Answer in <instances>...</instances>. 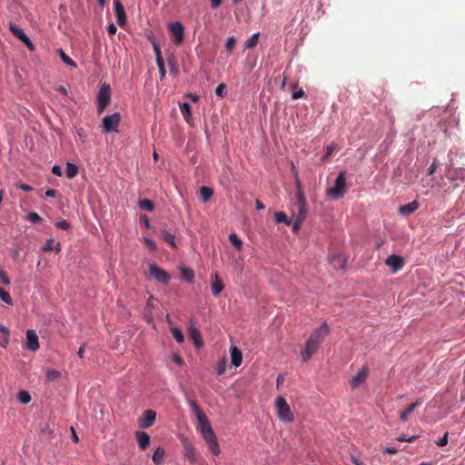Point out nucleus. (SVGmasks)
<instances>
[{
    "label": "nucleus",
    "mask_w": 465,
    "mask_h": 465,
    "mask_svg": "<svg viewBox=\"0 0 465 465\" xmlns=\"http://www.w3.org/2000/svg\"><path fill=\"white\" fill-rule=\"evenodd\" d=\"M329 333V327L326 322H323L318 329H316L306 341L305 348L302 351V361H307L318 351L320 344L322 342L323 338Z\"/></svg>",
    "instance_id": "f257e3e1"
},
{
    "label": "nucleus",
    "mask_w": 465,
    "mask_h": 465,
    "mask_svg": "<svg viewBox=\"0 0 465 465\" xmlns=\"http://www.w3.org/2000/svg\"><path fill=\"white\" fill-rule=\"evenodd\" d=\"M346 193L345 172H340L335 179L334 186L327 189V194L338 200L344 196Z\"/></svg>",
    "instance_id": "f03ea898"
},
{
    "label": "nucleus",
    "mask_w": 465,
    "mask_h": 465,
    "mask_svg": "<svg viewBox=\"0 0 465 465\" xmlns=\"http://www.w3.org/2000/svg\"><path fill=\"white\" fill-rule=\"evenodd\" d=\"M275 407L279 419L284 422H292L294 419L290 406L282 396H279L275 401Z\"/></svg>",
    "instance_id": "7ed1b4c3"
},
{
    "label": "nucleus",
    "mask_w": 465,
    "mask_h": 465,
    "mask_svg": "<svg viewBox=\"0 0 465 465\" xmlns=\"http://www.w3.org/2000/svg\"><path fill=\"white\" fill-rule=\"evenodd\" d=\"M121 115L119 113H114L111 115H107L103 119V132L113 133L118 131Z\"/></svg>",
    "instance_id": "20e7f679"
},
{
    "label": "nucleus",
    "mask_w": 465,
    "mask_h": 465,
    "mask_svg": "<svg viewBox=\"0 0 465 465\" xmlns=\"http://www.w3.org/2000/svg\"><path fill=\"white\" fill-rule=\"evenodd\" d=\"M148 269L150 277L153 278L156 282L163 284H167L169 282L171 279L169 273L161 267L153 263L149 265Z\"/></svg>",
    "instance_id": "39448f33"
},
{
    "label": "nucleus",
    "mask_w": 465,
    "mask_h": 465,
    "mask_svg": "<svg viewBox=\"0 0 465 465\" xmlns=\"http://www.w3.org/2000/svg\"><path fill=\"white\" fill-rule=\"evenodd\" d=\"M174 45H179L184 37V27L181 22H173L168 25Z\"/></svg>",
    "instance_id": "423d86ee"
},
{
    "label": "nucleus",
    "mask_w": 465,
    "mask_h": 465,
    "mask_svg": "<svg viewBox=\"0 0 465 465\" xmlns=\"http://www.w3.org/2000/svg\"><path fill=\"white\" fill-rule=\"evenodd\" d=\"M111 98V88L108 84H104L100 87L98 92L97 100H98V112L102 113L107 104L110 102Z\"/></svg>",
    "instance_id": "0eeeda50"
},
{
    "label": "nucleus",
    "mask_w": 465,
    "mask_h": 465,
    "mask_svg": "<svg viewBox=\"0 0 465 465\" xmlns=\"http://www.w3.org/2000/svg\"><path fill=\"white\" fill-rule=\"evenodd\" d=\"M296 198H297V211H298L296 218L301 219L302 221H304L306 214H307L306 199H305L304 193L301 189L300 185H298Z\"/></svg>",
    "instance_id": "6e6552de"
},
{
    "label": "nucleus",
    "mask_w": 465,
    "mask_h": 465,
    "mask_svg": "<svg viewBox=\"0 0 465 465\" xmlns=\"http://www.w3.org/2000/svg\"><path fill=\"white\" fill-rule=\"evenodd\" d=\"M156 419V412L152 410H146L138 420V424L142 429H149L153 425Z\"/></svg>",
    "instance_id": "1a4fd4ad"
},
{
    "label": "nucleus",
    "mask_w": 465,
    "mask_h": 465,
    "mask_svg": "<svg viewBox=\"0 0 465 465\" xmlns=\"http://www.w3.org/2000/svg\"><path fill=\"white\" fill-rule=\"evenodd\" d=\"M385 264L390 266L393 272H396L403 267L404 260L400 255L391 254L386 259Z\"/></svg>",
    "instance_id": "9d476101"
},
{
    "label": "nucleus",
    "mask_w": 465,
    "mask_h": 465,
    "mask_svg": "<svg viewBox=\"0 0 465 465\" xmlns=\"http://www.w3.org/2000/svg\"><path fill=\"white\" fill-rule=\"evenodd\" d=\"M26 347L32 351H35L39 348L38 336L34 330L26 331Z\"/></svg>",
    "instance_id": "9b49d317"
},
{
    "label": "nucleus",
    "mask_w": 465,
    "mask_h": 465,
    "mask_svg": "<svg viewBox=\"0 0 465 465\" xmlns=\"http://www.w3.org/2000/svg\"><path fill=\"white\" fill-rule=\"evenodd\" d=\"M368 375V368L362 367L358 373L351 380V386L353 389L358 388L366 379Z\"/></svg>",
    "instance_id": "f8f14e48"
},
{
    "label": "nucleus",
    "mask_w": 465,
    "mask_h": 465,
    "mask_svg": "<svg viewBox=\"0 0 465 465\" xmlns=\"http://www.w3.org/2000/svg\"><path fill=\"white\" fill-rule=\"evenodd\" d=\"M114 9H115V15L117 17V22L120 26H123L126 22V15L125 11L121 4L120 0H114Z\"/></svg>",
    "instance_id": "ddd939ff"
},
{
    "label": "nucleus",
    "mask_w": 465,
    "mask_h": 465,
    "mask_svg": "<svg viewBox=\"0 0 465 465\" xmlns=\"http://www.w3.org/2000/svg\"><path fill=\"white\" fill-rule=\"evenodd\" d=\"M422 401L420 399L417 400L415 402L410 404L404 411H402L400 414V420L403 422L407 421L409 416L414 411L416 408L421 405Z\"/></svg>",
    "instance_id": "4468645a"
},
{
    "label": "nucleus",
    "mask_w": 465,
    "mask_h": 465,
    "mask_svg": "<svg viewBox=\"0 0 465 465\" xmlns=\"http://www.w3.org/2000/svg\"><path fill=\"white\" fill-rule=\"evenodd\" d=\"M135 437H136L139 448L142 450H144L150 444L151 438H150L149 434L144 431H136Z\"/></svg>",
    "instance_id": "2eb2a0df"
},
{
    "label": "nucleus",
    "mask_w": 465,
    "mask_h": 465,
    "mask_svg": "<svg viewBox=\"0 0 465 465\" xmlns=\"http://www.w3.org/2000/svg\"><path fill=\"white\" fill-rule=\"evenodd\" d=\"M419 208V203L417 201H413L411 203H409L407 204L401 205L399 208V213L401 215L408 216L414 213Z\"/></svg>",
    "instance_id": "dca6fc26"
},
{
    "label": "nucleus",
    "mask_w": 465,
    "mask_h": 465,
    "mask_svg": "<svg viewBox=\"0 0 465 465\" xmlns=\"http://www.w3.org/2000/svg\"><path fill=\"white\" fill-rule=\"evenodd\" d=\"M231 362L233 366L238 367L241 365L242 361V351L235 346L231 347Z\"/></svg>",
    "instance_id": "f3484780"
},
{
    "label": "nucleus",
    "mask_w": 465,
    "mask_h": 465,
    "mask_svg": "<svg viewBox=\"0 0 465 465\" xmlns=\"http://www.w3.org/2000/svg\"><path fill=\"white\" fill-rule=\"evenodd\" d=\"M223 288H224L223 283L220 281L218 273L215 272L213 274V280L212 282V293H213V295L217 297L218 295H220V293L222 292Z\"/></svg>",
    "instance_id": "a211bd4d"
},
{
    "label": "nucleus",
    "mask_w": 465,
    "mask_h": 465,
    "mask_svg": "<svg viewBox=\"0 0 465 465\" xmlns=\"http://www.w3.org/2000/svg\"><path fill=\"white\" fill-rule=\"evenodd\" d=\"M189 335L191 340L194 342L195 346L200 348L203 346L202 336L196 327L191 326L189 329Z\"/></svg>",
    "instance_id": "6ab92c4d"
},
{
    "label": "nucleus",
    "mask_w": 465,
    "mask_h": 465,
    "mask_svg": "<svg viewBox=\"0 0 465 465\" xmlns=\"http://www.w3.org/2000/svg\"><path fill=\"white\" fill-rule=\"evenodd\" d=\"M200 430L204 440H209L216 436L212 429L210 422H206L204 424L200 425Z\"/></svg>",
    "instance_id": "aec40b11"
},
{
    "label": "nucleus",
    "mask_w": 465,
    "mask_h": 465,
    "mask_svg": "<svg viewBox=\"0 0 465 465\" xmlns=\"http://www.w3.org/2000/svg\"><path fill=\"white\" fill-rule=\"evenodd\" d=\"M9 341V330L0 324V347L5 348Z\"/></svg>",
    "instance_id": "412c9836"
},
{
    "label": "nucleus",
    "mask_w": 465,
    "mask_h": 465,
    "mask_svg": "<svg viewBox=\"0 0 465 465\" xmlns=\"http://www.w3.org/2000/svg\"><path fill=\"white\" fill-rule=\"evenodd\" d=\"M9 29L12 32V34L21 41H23L25 38V36H27L26 34H25V32L23 31V29H21L15 23L9 24Z\"/></svg>",
    "instance_id": "4be33fe9"
},
{
    "label": "nucleus",
    "mask_w": 465,
    "mask_h": 465,
    "mask_svg": "<svg viewBox=\"0 0 465 465\" xmlns=\"http://www.w3.org/2000/svg\"><path fill=\"white\" fill-rule=\"evenodd\" d=\"M213 194V190L208 186H202L200 188V197L203 203L210 201Z\"/></svg>",
    "instance_id": "5701e85b"
},
{
    "label": "nucleus",
    "mask_w": 465,
    "mask_h": 465,
    "mask_svg": "<svg viewBox=\"0 0 465 465\" xmlns=\"http://www.w3.org/2000/svg\"><path fill=\"white\" fill-rule=\"evenodd\" d=\"M206 443L208 444V447H209V450H211V452L213 454V455H219L220 454V447H219V444L217 442V438L216 436L213 437V438H210L209 440H205Z\"/></svg>",
    "instance_id": "b1692460"
},
{
    "label": "nucleus",
    "mask_w": 465,
    "mask_h": 465,
    "mask_svg": "<svg viewBox=\"0 0 465 465\" xmlns=\"http://www.w3.org/2000/svg\"><path fill=\"white\" fill-rule=\"evenodd\" d=\"M43 252H51L55 251L56 252H60V243L55 242L54 239H48L45 244L42 248Z\"/></svg>",
    "instance_id": "393cba45"
},
{
    "label": "nucleus",
    "mask_w": 465,
    "mask_h": 465,
    "mask_svg": "<svg viewBox=\"0 0 465 465\" xmlns=\"http://www.w3.org/2000/svg\"><path fill=\"white\" fill-rule=\"evenodd\" d=\"M165 454V450L163 448L159 446L152 456V460L155 465H160L162 463L163 458Z\"/></svg>",
    "instance_id": "a878e982"
},
{
    "label": "nucleus",
    "mask_w": 465,
    "mask_h": 465,
    "mask_svg": "<svg viewBox=\"0 0 465 465\" xmlns=\"http://www.w3.org/2000/svg\"><path fill=\"white\" fill-rule=\"evenodd\" d=\"M167 64L170 68V74L173 76H176L178 74V69L176 67V58L174 54H170L167 56Z\"/></svg>",
    "instance_id": "bb28decb"
},
{
    "label": "nucleus",
    "mask_w": 465,
    "mask_h": 465,
    "mask_svg": "<svg viewBox=\"0 0 465 465\" xmlns=\"http://www.w3.org/2000/svg\"><path fill=\"white\" fill-rule=\"evenodd\" d=\"M78 166L73 163H67L65 168V174L69 179L75 177L78 173Z\"/></svg>",
    "instance_id": "cd10ccee"
},
{
    "label": "nucleus",
    "mask_w": 465,
    "mask_h": 465,
    "mask_svg": "<svg viewBox=\"0 0 465 465\" xmlns=\"http://www.w3.org/2000/svg\"><path fill=\"white\" fill-rule=\"evenodd\" d=\"M181 273H182V277L184 281H186L187 282H193V280H194V272L193 270L190 269V268H187V267H183L181 269Z\"/></svg>",
    "instance_id": "c85d7f7f"
},
{
    "label": "nucleus",
    "mask_w": 465,
    "mask_h": 465,
    "mask_svg": "<svg viewBox=\"0 0 465 465\" xmlns=\"http://www.w3.org/2000/svg\"><path fill=\"white\" fill-rule=\"evenodd\" d=\"M184 455L186 456V458L191 460V461H194L195 460V451H194V448L193 447V445L189 442H186L184 444Z\"/></svg>",
    "instance_id": "c756f323"
},
{
    "label": "nucleus",
    "mask_w": 465,
    "mask_h": 465,
    "mask_svg": "<svg viewBox=\"0 0 465 465\" xmlns=\"http://www.w3.org/2000/svg\"><path fill=\"white\" fill-rule=\"evenodd\" d=\"M138 206L142 209V210H145V211H148V212H152L153 211L154 209V204L153 203L149 200V199H143V200H140L138 202Z\"/></svg>",
    "instance_id": "7c9ffc66"
},
{
    "label": "nucleus",
    "mask_w": 465,
    "mask_h": 465,
    "mask_svg": "<svg viewBox=\"0 0 465 465\" xmlns=\"http://www.w3.org/2000/svg\"><path fill=\"white\" fill-rule=\"evenodd\" d=\"M18 401L23 404H27L31 401V395L27 391L21 390L17 394Z\"/></svg>",
    "instance_id": "2f4dec72"
},
{
    "label": "nucleus",
    "mask_w": 465,
    "mask_h": 465,
    "mask_svg": "<svg viewBox=\"0 0 465 465\" xmlns=\"http://www.w3.org/2000/svg\"><path fill=\"white\" fill-rule=\"evenodd\" d=\"M274 216H275V222L277 223H284L287 225H291L292 224L291 219H289L284 213L276 212Z\"/></svg>",
    "instance_id": "473e14b6"
},
{
    "label": "nucleus",
    "mask_w": 465,
    "mask_h": 465,
    "mask_svg": "<svg viewBox=\"0 0 465 465\" xmlns=\"http://www.w3.org/2000/svg\"><path fill=\"white\" fill-rule=\"evenodd\" d=\"M229 240L232 242V244L235 247L237 251H241L242 247V240L237 236L236 233H231L229 235Z\"/></svg>",
    "instance_id": "72a5a7b5"
},
{
    "label": "nucleus",
    "mask_w": 465,
    "mask_h": 465,
    "mask_svg": "<svg viewBox=\"0 0 465 465\" xmlns=\"http://www.w3.org/2000/svg\"><path fill=\"white\" fill-rule=\"evenodd\" d=\"M162 239L170 243L173 247H175L176 244H175V239H174V235L173 233H171L170 232L168 231H163L162 232Z\"/></svg>",
    "instance_id": "f704fd0d"
},
{
    "label": "nucleus",
    "mask_w": 465,
    "mask_h": 465,
    "mask_svg": "<svg viewBox=\"0 0 465 465\" xmlns=\"http://www.w3.org/2000/svg\"><path fill=\"white\" fill-rule=\"evenodd\" d=\"M58 53H59V55L61 57V59L63 60V62L67 64V65H70L72 67H76V63L71 59L64 51L63 49H59L58 50Z\"/></svg>",
    "instance_id": "c9c22d12"
},
{
    "label": "nucleus",
    "mask_w": 465,
    "mask_h": 465,
    "mask_svg": "<svg viewBox=\"0 0 465 465\" xmlns=\"http://www.w3.org/2000/svg\"><path fill=\"white\" fill-rule=\"evenodd\" d=\"M292 89H293V92H292V98L293 100H298L300 98H302L305 96V93L304 91L302 89V88H298V85L296 84H293L292 85Z\"/></svg>",
    "instance_id": "e433bc0d"
},
{
    "label": "nucleus",
    "mask_w": 465,
    "mask_h": 465,
    "mask_svg": "<svg viewBox=\"0 0 465 465\" xmlns=\"http://www.w3.org/2000/svg\"><path fill=\"white\" fill-rule=\"evenodd\" d=\"M180 110L183 114L184 119L189 121V117L191 116V106L188 103H183L180 104Z\"/></svg>",
    "instance_id": "4c0bfd02"
},
{
    "label": "nucleus",
    "mask_w": 465,
    "mask_h": 465,
    "mask_svg": "<svg viewBox=\"0 0 465 465\" xmlns=\"http://www.w3.org/2000/svg\"><path fill=\"white\" fill-rule=\"evenodd\" d=\"M153 52L155 54L156 64H159L164 63L163 58L162 56V52H161V49H160V46L158 45V44H156L155 42H153Z\"/></svg>",
    "instance_id": "58836bf2"
},
{
    "label": "nucleus",
    "mask_w": 465,
    "mask_h": 465,
    "mask_svg": "<svg viewBox=\"0 0 465 465\" xmlns=\"http://www.w3.org/2000/svg\"><path fill=\"white\" fill-rule=\"evenodd\" d=\"M259 35H260L259 33H255L250 38H248L245 42V47L246 48H253L254 46H256L257 43H258Z\"/></svg>",
    "instance_id": "ea45409f"
},
{
    "label": "nucleus",
    "mask_w": 465,
    "mask_h": 465,
    "mask_svg": "<svg viewBox=\"0 0 465 465\" xmlns=\"http://www.w3.org/2000/svg\"><path fill=\"white\" fill-rule=\"evenodd\" d=\"M171 331L177 342L182 343L184 341L183 333L180 329L173 327L172 328Z\"/></svg>",
    "instance_id": "a19ab883"
},
{
    "label": "nucleus",
    "mask_w": 465,
    "mask_h": 465,
    "mask_svg": "<svg viewBox=\"0 0 465 465\" xmlns=\"http://www.w3.org/2000/svg\"><path fill=\"white\" fill-rule=\"evenodd\" d=\"M61 377V371H56V370H48L46 371V379L49 381H56L57 379H59Z\"/></svg>",
    "instance_id": "79ce46f5"
},
{
    "label": "nucleus",
    "mask_w": 465,
    "mask_h": 465,
    "mask_svg": "<svg viewBox=\"0 0 465 465\" xmlns=\"http://www.w3.org/2000/svg\"><path fill=\"white\" fill-rule=\"evenodd\" d=\"M0 299L6 304L12 305L13 300L6 291H5L3 288L0 287Z\"/></svg>",
    "instance_id": "37998d69"
},
{
    "label": "nucleus",
    "mask_w": 465,
    "mask_h": 465,
    "mask_svg": "<svg viewBox=\"0 0 465 465\" xmlns=\"http://www.w3.org/2000/svg\"><path fill=\"white\" fill-rule=\"evenodd\" d=\"M236 40L234 36H230L225 44V48L227 51L232 52L235 47Z\"/></svg>",
    "instance_id": "c03bdc74"
},
{
    "label": "nucleus",
    "mask_w": 465,
    "mask_h": 465,
    "mask_svg": "<svg viewBox=\"0 0 465 465\" xmlns=\"http://www.w3.org/2000/svg\"><path fill=\"white\" fill-rule=\"evenodd\" d=\"M27 219L33 223H38L42 221V218L39 216V214L34 212L27 215Z\"/></svg>",
    "instance_id": "a18cd8bd"
},
{
    "label": "nucleus",
    "mask_w": 465,
    "mask_h": 465,
    "mask_svg": "<svg viewBox=\"0 0 465 465\" xmlns=\"http://www.w3.org/2000/svg\"><path fill=\"white\" fill-rule=\"evenodd\" d=\"M225 90H226V84H220L215 89V94L219 97H223Z\"/></svg>",
    "instance_id": "49530a36"
},
{
    "label": "nucleus",
    "mask_w": 465,
    "mask_h": 465,
    "mask_svg": "<svg viewBox=\"0 0 465 465\" xmlns=\"http://www.w3.org/2000/svg\"><path fill=\"white\" fill-rule=\"evenodd\" d=\"M448 437L449 433L445 432L444 435L439 440L436 441V445L439 447L446 446L448 444Z\"/></svg>",
    "instance_id": "de8ad7c7"
},
{
    "label": "nucleus",
    "mask_w": 465,
    "mask_h": 465,
    "mask_svg": "<svg viewBox=\"0 0 465 465\" xmlns=\"http://www.w3.org/2000/svg\"><path fill=\"white\" fill-rule=\"evenodd\" d=\"M195 415L197 417V420H198L200 425L208 422V420H207L205 414L202 411L195 413Z\"/></svg>",
    "instance_id": "09e8293b"
},
{
    "label": "nucleus",
    "mask_w": 465,
    "mask_h": 465,
    "mask_svg": "<svg viewBox=\"0 0 465 465\" xmlns=\"http://www.w3.org/2000/svg\"><path fill=\"white\" fill-rule=\"evenodd\" d=\"M0 281L5 285H9L10 284V280H9L7 274L1 268H0Z\"/></svg>",
    "instance_id": "8fccbe9b"
},
{
    "label": "nucleus",
    "mask_w": 465,
    "mask_h": 465,
    "mask_svg": "<svg viewBox=\"0 0 465 465\" xmlns=\"http://www.w3.org/2000/svg\"><path fill=\"white\" fill-rule=\"evenodd\" d=\"M55 225L57 228L63 229V230H68L70 228V223L65 220L57 222Z\"/></svg>",
    "instance_id": "3c124183"
},
{
    "label": "nucleus",
    "mask_w": 465,
    "mask_h": 465,
    "mask_svg": "<svg viewBox=\"0 0 465 465\" xmlns=\"http://www.w3.org/2000/svg\"><path fill=\"white\" fill-rule=\"evenodd\" d=\"M226 362L224 360L221 361L217 367V373L222 375L225 371Z\"/></svg>",
    "instance_id": "603ef678"
},
{
    "label": "nucleus",
    "mask_w": 465,
    "mask_h": 465,
    "mask_svg": "<svg viewBox=\"0 0 465 465\" xmlns=\"http://www.w3.org/2000/svg\"><path fill=\"white\" fill-rule=\"evenodd\" d=\"M189 405H190L191 409L193 410V411L194 412V414L197 413L198 411H201V409L195 401L190 400Z\"/></svg>",
    "instance_id": "864d4df0"
},
{
    "label": "nucleus",
    "mask_w": 465,
    "mask_h": 465,
    "mask_svg": "<svg viewBox=\"0 0 465 465\" xmlns=\"http://www.w3.org/2000/svg\"><path fill=\"white\" fill-rule=\"evenodd\" d=\"M302 222L303 221H302L301 219L295 218V221H294V223L292 224V231L294 232H299V230H300V228L302 226Z\"/></svg>",
    "instance_id": "5fc2aeb1"
},
{
    "label": "nucleus",
    "mask_w": 465,
    "mask_h": 465,
    "mask_svg": "<svg viewBox=\"0 0 465 465\" xmlns=\"http://www.w3.org/2000/svg\"><path fill=\"white\" fill-rule=\"evenodd\" d=\"M153 300H154V297L153 295H150V297L148 298V301L146 302L145 311L150 312L153 310V308L154 307Z\"/></svg>",
    "instance_id": "6e6d98bb"
},
{
    "label": "nucleus",
    "mask_w": 465,
    "mask_h": 465,
    "mask_svg": "<svg viewBox=\"0 0 465 465\" xmlns=\"http://www.w3.org/2000/svg\"><path fill=\"white\" fill-rule=\"evenodd\" d=\"M157 66H158L159 73L161 75V80H163V79H164V77L166 75V69H165L164 63L159 64H157Z\"/></svg>",
    "instance_id": "4d7b16f0"
},
{
    "label": "nucleus",
    "mask_w": 465,
    "mask_h": 465,
    "mask_svg": "<svg viewBox=\"0 0 465 465\" xmlns=\"http://www.w3.org/2000/svg\"><path fill=\"white\" fill-rule=\"evenodd\" d=\"M417 439V436H411L410 438H407L404 435L400 436L397 440L401 442H412Z\"/></svg>",
    "instance_id": "13d9d810"
},
{
    "label": "nucleus",
    "mask_w": 465,
    "mask_h": 465,
    "mask_svg": "<svg viewBox=\"0 0 465 465\" xmlns=\"http://www.w3.org/2000/svg\"><path fill=\"white\" fill-rule=\"evenodd\" d=\"M116 31H117V27H116V25L114 23H111V24L108 25V26H107V33L110 35H114Z\"/></svg>",
    "instance_id": "bf43d9fd"
},
{
    "label": "nucleus",
    "mask_w": 465,
    "mask_h": 465,
    "mask_svg": "<svg viewBox=\"0 0 465 465\" xmlns=\"http://www.w3.org/2000/svg\"><path fill=\"white\" fill-rule=\"evenodd\" d=\"M173 361L177 364V365H183V360L182 359V357L177 354V353H173Z\"/></svg>",
    "instance_id": "052dcab7"
},
{
    "label": "nucleus",
    "mask_w": 465,
    "mask_h": 465,
    "mask_svg": "<svg viewBox=\"0 0 465 465\" xmlns=\"http://www.w3.org/2000/svg\"><path fill=\"white\" fill-rule=\"evenodd\" d=\"M52 173L57 176H61L63 173L61 166L54 165L52 168Z\"/></svg>",
    "instance_id": "680f3d73"
},
{
    "label": "nucleus",
    "mask_w": 465,
    "mask_h": 465,
    "mask_svg": "<svg viewBox=\"0 0 465 465\" xmlns=\"http://www.w3.org/2000/svg\"><path fill=\"white\" fill-rule=\"evenodd\" d=\"M383 453H388V454H395L397 453L398 450L394 447H386L383 449Z\"/></svg>",
    "instance_id": "e2e57ef3"
},
{
    "label": "nucleus",
    "mask_w": 465,
    "mask_h": 465,
    "mask_svg": "<svg viewBox=\"0 0 465 465\" xmlns=\"http://www.w3.org/2000/svg\"><path fill=\"white\" fill-rule=\"evenodd\" d=\"M144 242L148 247H150L152 249H155V243L152 239L145 237Z\"/></svg>",
    "instance_id": "0e129e2a"
},
{
    "label": "nucleus",
    "mask_w": 465,
    "mask_h": 465,
    "mask_svg": "<svg viewBox=\"0 0 465 465\" xmlns=\"http://www.w3.org/2000/svg\"><path fill=\"white\" fill-rule=\"evenodd\" d=\"M57 194V191L54 190V189H48L46 192H45V195L47 197H55Z\"/></svg>",
    "instance_id": "69168bd1"
},
{
    "label": "nucleus",
    "mask_w": 465,
    "mask_h": 465,
    "mask_svg": "<svg viewBox=\"0 0 465 465\" xmlns=\"http://www.w3.org/2000/svg\"><path fill=\"white\" fill-rule=\"evenodd\" d=\"M210 1H211V7L213 9H216L222 4V0H210Z\"/></svg>",
    "instance_id": "338daca9"
},
{
    "label": "nucleus",
    "mask_w": 465,
    "mask_h": 465,
    "mask_svg": "<svg viewBox=\"0 0 465 465\" xmlns=\"http://www.w3.org/2000/svg\"><path fill=\"white\" fill-rule=\"evenodd\" d=\"M19 188H21L25 192H31L33 190L32 186L25 184V183H21L19 185Z\"/></svg>",
    "instance_id": "774afa93"
}]
</instances>
